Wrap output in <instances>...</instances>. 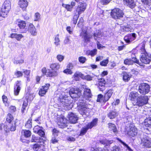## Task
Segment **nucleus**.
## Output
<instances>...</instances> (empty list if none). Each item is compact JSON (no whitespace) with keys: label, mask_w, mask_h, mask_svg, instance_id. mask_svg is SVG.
Returning a JSON list of instances; mask_svg holds the SVG:
<instances>
[{"label":"nucleus","mask_w":151,"mask_h":151,"mask_svg":"<svg viewBox=\"0 0 151 151\" xmlns=\"http://www.w3.org/2000/svg\"><path fill=\"white\" fill-rule=\"evenodd\" d=\"M102 36L101 32H100L99 30L98 32L94 33L93 34V36L94 37V39L95 40H97V38L101 37Z\"/></svg>","instance_id":"obj_37"},{"label":"nucleus","mask_w":151,"mask_h":151,"mask_svg":"<svg viewBox=\"0 0 151 151\" xmlns=\"http://www.w3.org/2000/svg\"><path fill=\"white\" fill-rule=\"evenodd\" d=\"M136 38L135 33H131L126 36L124 37V40L127 43H130L134 40Z\"/></svg>","instance_id":"obj_12"},{"label":"nucleus","mask_w":151,"mask_h":151,"mask_svg":"<svg viewBox=\"0 0 151 151\" xmlns=\"http://www.w3.org/2000/svg\"><path fill=\"white\" fill-rule=\"evenodd\" d=\"M150 86L149 85L145 83H142V94H146L149 91Z\"/></svg>","instance_id":"obj_24"},{"label":"nucleus","mask_w":151,"mask_h":151,"mask_svg":"<svg viewBox=\"0 0 151 151\" xmlns=\"http://www.w3.org/2000/svg\"><path fill=\"white\" fill-rule=\"evenodd\" d=\"M109 128L111 129V130H112L113 132L115 133H116L117 132L116 128V127L115 125L111 123H109Z\"/></svg>","instance_id":"obj_34"},{"label":"nucleus","mask_w":151,"mask_h":151,"mask_svg":"<svg viewBox=\"0 0 151 151\" xmlns=\"http://www.w3.org/2000/svg\"><path fill=\"white\" fill-rule=\"evenodd\" d=\"M41 137H36L34 135H33L31 139V141L32 142H41Z\"/></svg>","instance_id":"obj_33"},{"label":"nucleus","mask_w":151,"mask_h":151,"mask_svg":"<svg viewBox=\"0 0 151 151\" xmlns=\"http://www.w3.org/2000/svg\"><path fill=\"white\" fill-rule=\"evenodd\" d=\"M78 60L80 63H83L85 62L86 58L85 57L81 56L79 58Z\"/></svg>","instance_id":"obj_52"},{"label":"nucleus","mask_w":151,"mask_h":151,"mask_svg":"<svg viewBox=\"0 0 151 151\" xmlns=\"http://www.w3.org/2000/svg\"><path fill=\"white\" fill-rule=\"evenodd\" d=\"M42 128V127H40L38 125L35 126L33 128L34 132L35 133H37Z\"/></svg>","instance_id":"obj_44"},{"label":"nucleus","mask_w":151,"mask_h":151,"mask_svg":"<svg viewBox=\"0 0 151 151\" xmlns=\"http://www.w3.org/2000/svg\"><path fill=\"white\" fill-rule=\"evenodd\" d=\"M39 135L41 136L42 137L45 139V133L44 131L42 130L41 129L37 133Z\"/></svg>","instance_id":"obj_49"},{"label":"nucleus","mask_w":151,"mask_h":151,"mask_svg":"<svg viewBox=\"0 0 151 151\" xmlns=\"http://www.w3.org/2000/svg\"><path fill=\"white\" fill-rule=\"evenodd\" d=\"M21 85L20 82L17 81V84L16 86L14 87V94L16 96L18 95L19 91L20 90V86Z\"/></svg>","instance_id":"obj_26"},{"label":"nucleus","mask_w":151,"mask_h":151,"mask_svg":"<svg viewBox=\"0 0 151 151\" xmlns=\"http://www.w3.org/2000/svg\"><path fill=\"white\" fill-rule=\"evenodd\" d=\"M138 94L137 92H132L129 94V97L131 101L136 102V105L139 106H142V97L141 96H138Z\"/></svg>","instance_id":"obj_3"},{"label":"nucleus","mask_w":151,"mask_h":151,"mask_svg":"<svg viewBox=\"0 0 151 151\" xmlns=\"http://www.w3.org/2000/svg\"><path fill=\"white\" fill-rule=\"evenodd\" d=\"M124 14L123 11L119 8H115L112 10L111 14L112 17L115 19L123 17Z\"/></svg>","instance_id":"obj_5"},{"label":"nucleus","mask_w":151,"mask_h":151,"mask_svg":"<svg viewBox=\"0 0 151 151\" xmlns=\"http://www.w3.org/2000/svg\"><path fill=\"white\" fill-rule=\"evenodd\" d=\"M103 98V96L101 94L99 95L98 96L97 101L101 102L102 101Z\"/></svg>","instance_id":"obj_56"},{"label":"nucleus","mask_w":151,"mask_h":151,"mask_svg":"<svg viewBox=\"0 0 151 151\" xmlns=\"http://www.w3.org/2000/svg\"><path fill=\"white\" fill-rule=\"evenodd\" d=\"M116 116V113L113 111H110L108 114V117L110 119L115 118Z\"/></svg>","instance_id":"obj_32"},{"label":"nucleus","mask_w":151,"mask_h":151,"mask_svg":"<svg viewBox=\"0 0 151 151\" xmlns=\"http://www.w3.org/2000/svg\"><path fill=\"white\" fill-rule=\"evenodd\" d=\"M130 78L131 76H123V79L124 81L127 82L130 80Z\"/></svg>","instance_id":"obj_63"},{"label":"nucleus","mask_w":151,"mask_h":151,"mask_svg":"<svg viewBox=\"0 0 151 151\" xmlns=\"http://www.w3.org/2000/svg\"><path fill=\"white\" fill-rule=\"evenodd\" d=\"M16 24L21 29V33H26L27 31L26 29L24 28L26 26V23L24 21L21 20H19L17 21Z\"/></svg>","instance_id":"obj_10"},{"label":"nucleus","mask_w":151,"mask_h":151,"mask_svg":"<svg viewBox=\"0 0 151 151\" xmlns=\"http://www.w3.org/2000/svg\"><path fill=\"white\" fill-rule=\"evenodd\" d=\"M111 0H101V3L103 4H108Z\"/></svg>","instance_id":"obj_62"},{"label":"nucleus","mask_w":151,"mask_h":151,"mask_svg":"<svg viewBox=\"0 0 151 151\" xmlns=\"http://www.w3.org/2000/svg\"><path fill=\"white\" fill-rule=\"evenodd\" d=\"M58 124L59 126V127L61 128H64L66 126V124L64 122L60 123L58 122Z\"/></svg>","instance_id":"obj_48"},{"label":"nucleus","mask_w":151,"mask_h":151,"mask_svg":"<svg viewBox=\"0 0 151 151\" xmlns=\"http://www.w3.org/2000/svg\"><path fill=\"white\" fill-rule=\"evenodd\" d=\"M134 63L139 64L140 66H141V64L139 63V61L136 58H133L132 59H127L124 61V63L128 65H132Z\"/></svg>","instance_id":"obj_11"},{"label":"nucleus","mask_w":151,"mask_h":151,"mask_svg":"<svg viewBox=\"0 0 151 151\" xmlns=\"http://www.w3.org/2000/svg\"><path fill=\"white\" fill-rule=\"evenodd\" d=\"M78 111L83 116L88 115L90 109L85 104V100L79 99L78 103Z\"/></svg>","instance_id":"obj_1"},{"label":"nucleus","mask_w":151,"mask_h":151,"mask_svg":"<svg viewBox=\"0 0 151 151\" xmlns=\"http://www.w3.org/2000/svg\"><path fill=\"white\" fill-rule=\"evenodd\" d=\"M142 144L147 147H151V142L147 139L144 140H142Z\"/></svg>","instance_id":"obj_29"},{"label":"nucleus","mask_w":151,"mask_h":151,"mask_svg":"<svg viewBox=\"0 0 151 151\" xmlns=\"http://www.w3.org/2000/svg\"><path fill=\"white\" fill-rule=\"evenodd\" d=\"M99 142L101 144L105 146H109L113 143V140H109L106 139H102L99 140Z\"/></svg>","instance_id":"obj_25"},{"label":"nucleus","mask_w":151,"mask_h":151,"mask_svg":"<svg viewBox=\"0 0 151 151\" xmlns=\"http://www.w3.org/2000/svg\"><path fill=\"white\" fill-rule=\"evenodd\" d=\"M30 70H24L22 72L17 71L16 72H15V75L16 76H22L23 75H24L25 76H28L30 75Z\"/></svg>","instance_id":"obj_22"},{"label":"nucleus","mask_w":151,"mask_h":151,"mask_svg":"<svg viewBox=\"0 0 151 151\" xmlns=\"http://www.w3.org/2000/svg\"><path fill=\"white\" fill-rule=\"evenodd\" d=\"M63 72L66 73V74L71 75L72 74V72L68 68H67L63 71Z\"/></svg>","instance_id":"obj_55"},{"label":"nucleus","mask_w":151,"mask_h":151,"mask_svg":"<svg viewBox=\"0 0 151 151\" xmlns=\"http://www.w3.org/2000/svg\"><path fill=\"white\" fill-rule=\"evenodd\" d=\"M87 4L86 3H80L76 9V12L80 14L85 10Z\"/></svg>","instance_id":"obj_9"},{"label":"nucleus","mask_w":151,"mask_h":151,"mask_svg":"<svg viewBox=\"0 0 151 151\" xmlns=\"http://www.w3.org/2000/svg\"><path fill=\"white\" fill-rule=\"evenodd\" d=\"M22 133H24V136L26 137H28L30 136L31 134V132L28 130H23L22 131Z\"/></svg>","instance_id":"obj_35"},{"label":"nucleus","mask_w":151,"mask_h":151,"mask_svg":"<svg viewBox=\"0 0 151 151\" xmlns=\"http://www.w3.org/2000/svg\"><path fill=\"white\" fill-rule=\"evenodd\" d=\"M24 60L23 59H22L19 60H15L14 61V63L15 64H22L24 63Z\"/></svg>","instance_id":"obj_46"},{"label":"nucleus","mask_w":151,"mask_h":151,"mask_svg":"<svg viewBox=\"0 0 151 151\" xmlns=\"http://www.w3.org/2000/svg\"><path fill=\"white\" fill-rule=\"evenodd\" d=\"M10 37L12 38H15L18 41H20L24 37V36L21 34L12 33L10 35Z\"/></svg>","instance_id":"obj_27"},{"label":"nucleus","mask_w":151,"mask_h":151,"mask_svg":"<svg viewBox=\"0 0 151 151\" xmlns=\"http://www.w3.org/2000/svg\"><path fill=\"white\" fill-rule=\"evenodd\" d=\"M69 121L72 123L75 124L77 122L78 118L76 114L73 113H70L68 115Z\"/></svg>","instance_id":"obj_13"},{"label":"nucleus","mask_w":151,"mask_h":151,"mask_svg":"<svg viewBox=\"0 0 151 151\" xmlns=\"http://www.w3.org/2000/svg\"><path fill=\"white\" fill-rule=\"evenodd\" d=\"M145 45H142V63L148 64L151 60V55L148 54L145 49Z\"/></svg>","instance_id":"obj_4"},{"label":"nucleus","mask_w":151,"mask_h":151,"mask_svg":"<svg viewBox=\"0 0 151 151\" xmlns=\"http://www.w3.org/2000/svg\"><path fill=\"white\" fill-rule=\"evenodd\" d=\"M117 140L120 142L124 146L127 147L129 151H133L128 146V145L124 142H123L121 139H119V138H117Z\"/></svg>","instance_id":"obj_40"},{"label":"nucleus","mask_w":151,"mask_h":151,"mask_svg":"<svg viewBox=\"0 0 151 151\" xmlns=\"http://www.w3.org/2000/svg\"><path fill=\"white\" fill-rule=\"evenodd\" d=\"M83 79H85L87 81H91L92 79V77L91 76H80Z\"/></svg>","instance_id":"obj_53"},{"label":"nucleus","mask_w":151,"mask_h":151,"mask_svg":"<svg viewBox=\"0 0 151 151\" xmlns=\"http://www.w3.org/2000/svg\"><path fill=\"white\" fill-rule=\"evenodd\" d=\"M31 119H29L28 120L25 124V126L26 128H30L32 127V123Z\"/></svg>","instance_id":"obj_41"},{"label":"nucleus","mask_w":151,"mask_h":151,"mask_svg":"<svg viewBox=\"0 0 151 151\" xmlns=\"http://www.w3.org/2000/svg\"><path fill=\"white\" fill-rule=\"evenodd\" d=\"M64 43L65 45L70 44V40L68 37H66L64 41Z\"/></svg>","instance_id":"obj_59"},{"label":"nucleus","mask_w":151,"mask_h":151,"mask_svg":"<svg viewBox=\"0 0 151 151\" xmlns=\"http://www.w3.org/2000/svg\"><path fill=\"white\" fill-rule=\"evenodd\" d=\"M67 31L70 34H71L73 32V29L70 27H67L66 28Z\"/></svg>","instance_id":"obj_64"},{"label":"nucleus","mask_w":151,"mask_h":151,"mask_svg":"<svg viewBox=\"0 0 151 151\" xmlns=\"http://www.w3.org/2000/svg\"><path fill=\"white\" fill-rule=\"evenodd\" d=\"M142 124L144 125V129L146 130V132L151 131V117L145 119Z\"/></svg>","instance_id":"obj_8"},{"label":"nucleus","mask_w":151,"mask_h":151,"mask_svg":"<svg viewBox=\"0 0 151 151\" xmlns=\"http://www.w3.org/2000/svg\"><path fill=\"white\" fill-rule=\"evenodd\" d=\"M81 35L82 37L83 38L85 42H87L90 41L89 36L87 33L86 31L83 30Z\"/></svg>","instance_id":"obj_23"},{"label":"nucleus","mask_w":151,"mask_h":151,"mask_svg":"<svg viewBox=\"0 0 151 151\" xmlns=\"http://www.w3.org/2000/svg\"><path fill=\"white\" fill-rule=\"evenodd\" d=\"M50 67L52 70H58L60 68V65L58 63L52 64L50 65Z\"/></svg>","instance_id":"obj_31"},{"label":"nucleus","mask_w":151,"mask_h":151,"mask_svg":"<svg viewBox=\"0 0 151 151\" xmlns=\"http://www.w3.org/2000/svg\"><path fill=\"white\" fill-rule=\"evenodd\" d=\"M148 98L147 96H145L142 97V106L147 103Z\"/></svg>","instance_id":"obj_42"},{"label":"nucleus","mask_w":151,"mask_h":151,"mask_svg":"<svg viewBox=\"0 0 151 151\" xmlns=\"http://www.w3.org/2000/svg\"><path fill=\"white\" fill-rule=\"evenodd\" d=\"M28 101L27 99H26L24 101L22 105V107L21 109V111L22 113H24L26 110V108L28 105Z\"/></svg>","instance_id":"obj_30"},{"label":"nucleus","mask_w":151,"mask_h":151,"mask_svg":"<svg viewBox=\"0 0 151 151\" xmlns=\"http://www.w3.org/2000/svg\"><path fill=\"white\" fill-rule=\"evenodd\" d=\"M113 93V91L112 90L110 89L108 90L105 94L104 98L103 101L104 102H106L108 101L109 99L111 97Z\"/></svg>","instance_id":"obj_18"},{"label":"nucleus","mask_w":151,"mask_h":151,"mask_svg":"<svg viewBox=\"0 0 151 151\" xmlns=\"http://www.w3.org/2000/svg\"><path fill=\"white\" fill-rule=\"evenodd\" d=\"M28 30L32 36H35L37 35L36 29L32 24L30 23L29 24Z\"/></svg>","instance_id":"obj_15"},{"label":"nucleus","mask_w":151,"mask_h":151,"mask_svg":"<svg viewBox=\"0 0 151 151\" xmlns=\"http://www.w3.org/2000/svg\"><path fill=\"white\" fill-rule=\"evenodd\" d=\"M79 15L77 13L75 12V14L74 16L73 19V23L74 24H76Z\"/></svg>","instance_id":"obj_36"},{"label":"nucleus","mask_w":151,"mask_h":151,"mask_svg":"<svg viewBox=\"0 0 151 151\" xmlns=\"http://www.w3.org/2000/svg\"><path fill=\"white\" fill-rule=\"evenodd\" d=\"M60 40L59 38V35H57L56 36L55 38L54 44L56 46H57L60 45Z\"/></svg>","instance_id":"obj_38"},{"label":"nucleus","mask_w":151,"mask_h":151,"mask_svg":"<svg viewBox=\"0 0 151 151\" xmlns=\"http://www.w3.org/2000/svg\"><path fill=\"white\" fill-rule=\"evenodd\" d=\"M69 93L70 96L73 98L80 97L81 95V91L79 88H72L70 89Z\"/></svg>","instance_id":"obj_6"},{"label":"nucleus","mask_w":151,"mask_h":151,"mask_svg":"<svg viewBox=\"0 0 151 151\" xmlns=\"http://www.w3.org/2000/svg\"><path fill=\"white\" fill-rule=\"evenodd\" d=\"M18 4L20 7L23 10H25L28 5L27 0H19Z\"/></svg>","instance_id":"obj_16"},{"label":"nucleus","mask_w":151,"mask_h":151,"mask_svg":"<svg viewBox=\"0 0 151 151\" xmlns=\"http://www.w3.org/2000/svg\"><path fill=\"white\" fill-rule=\"evenodd\" d=\"M124 4L131 8H134L135 5V2L134 0H124Z\"/></svg>","instance_id":"obj_21"},{"label":"nucleus","mask_w":151,"mask_h":151,"mask_svg":"<svg viewBox=\"0 0 151 151\" xmlns=\"http://www.w3.org/2000/svg\"><path fill=\"white\" fill-rule=\"evenodd\" d=\"M50 86V84H46L45 86H42L39 92V95L41 96H43L47 92Z\"/></svg>","instance_id":"obj_14"},{"label":"nucleus","mask_w":151,"mask_h":151,"mask_svg":"<svg viewBox=\"0 0 151 151\" xmlns=\"http://www.w3.org/2000/svg\"><path fill=\"white\" fill-rule=\"evenodd\" d=\"M65 7L67 9L68 11H71L73 8L72 7L69 5H65Z\"/></svg>","instance_id":"obj_61"},{"label":"nucleus","mask_w":151,"mask_h":151,"mask_svg":"<svg viewBox=\"0 0 151 151\" xmlns=\"http://www.w3.org/2000/svg\"><path fill=\"white\" fill-rule=\"evenodd\" d=\"M131 28L129 26H126L123 28V31L129 32V31H131Z\"/></svg>","instance_id":"obj_51"},{"label":"nucleus","mask_w":151,"mask_h":151,"mask_svg":"<svg viewBox=\"0 0 151 151\" xmlns=\"http://www.w3.org/2000/svg\"><path fill=\"white\" fill-rule=\"evenodd\" d=\"M111 151H121L119 147L116 146H114L111 149Z\"/></svg>","instance_id":"obj_60"},{"label":"nucleus","mask_w":151,"mask_h":151,"mask_svg":"<svg viewBox=\"0 0 151 151\" xmlns=\"http://www.w3.org/2000/svg\"><path fill=\"white\" fill-rule=\"evenodd\" d=\"M109 62L108 59L105 60L100 63V65L102 66H106Z\"/></svg>","instance_id":"obj_54"},{"label":"nucleus","mask_w":151,"mask_h":151,"mask_svg":"<svg viewBox=\"0 0 151 151\" xmlns=\"http://www.w3.org/2000/svg\"><path fill=\"white\" fill-rule=\"evenodd\" d=\"M71 104V101L67 98L64 97L60 99V105L61 106L66 107L65 109H69L71 108V107H68Z\"/></svg>","instance_id":"obj_7"},{"label":"nucleus","mask_w":151,"mask_h":151,"mask_svg":"<svg viewBox=\"0 0 151 151\" xmlns=\"http://www.w3.org/2000/svg\"><path fill=\"white\" fill-rule=\"evenodd\" d=\"M93 151H108L107 149L102 148L101 147H98L95 149H94Z\"/></svg>","instance_id":"obj_57"},{"label":"nucleus","mask_w":151,"mask_h":151,"mask_svg":"<svg viewBox=\"0 0 151 151\" xmlns=\"http://www.w3.org/2000/svg\"><path fill=\"white\" fill-rule=\"evenodd\" d=\"M137 129L135 127H131L130 129L128 132V134L131 137H134L136 135L137 133Z\"/></svg>","instance_id":"obj_19"},{"label":"nucleus","mask_w":151,"mask_h":151,"mask_svg":"<svg viewBox=\"0 0 151 151\" xmlns=\"http://www.w3.org/2000/svg\"><path fill=\"white\" fill-rule=\"evenodd\" d=\"M2 99L3 103L5 104L6 106H9V103L8 101V99L7 97L4 95L2 96Z\"/></svg>","instance_id":"obj_39"},{"label":"nucleus","mask_w":151,"mask_h":151,"mask_svg":"<svg viewBox=\"0 0 151 151\" xmlns=\"http://www.w3.org/2000/svg\"><path fill=\"white\" fill-rule=\"evenodd\" d=\"M98 120L97 119L95 118L93 120L91 123H88L85 127L83 128L81 130L80 135L83 136L84 135L88 129H91L93 127L96 126L97 124Z\"/></svg>","instance_id":"obj_2"},{"label":"nucleus","mask_w":151,"mask_h":151,"mask_svg":"<svg viewBox=\"0 0 151 151\" xmlns=\"http://www.w3.org/2000/svg\"><path fill=\"white\" fill-rule=\"evenodd\" d=\"M13 119V117L11 114H8L6 118V120L9 123Z\"/></svg>","instance_id":"obj_47"},{"label":"nucleus","mask_w":151,"mask_h":151,"mask_svg":"<svg viewBox=\"0 0 151 151\" xmlns=\"http://www.w3.org/2000/svg\"><path fill=\"white\" fill-rule=\"evenodd\" d=\"M97 51V49H94L93 50L89 51L88 54L92 56H93L96 54Z\"/></svg>","instance_id":"obj_45"},{"label":"nucleus","mask_w":151,"mask_h":151,"mask_svg":"<svg viewBox=\"0 0 151 151\" xmlns=\"http://www.w3.org/2000/svg\"><path fill=\"white\" fill-rule=\"evenodd\" d=\"M57 58L59 61L61 62L64 60V57L62 55H58L57 56Z\"/></svg>","instance_id":"obj_50"},{"label":"nucleus","mask_w":151,"mask_h":151,"mask_svg":"<svg viewBox=\"0 0 151 151\" xmlns=\"http://www.w3.org/2000/svg\"><path fill=\"white\" fill-rule=\"evenodd\" d=\"M66 139L68 140L71 142H74L76 140L75 138L71 136H68L67 137Z\"/></svg>","instance_id":"obj_58"},{"label":"nucleus","mask_w":151,"mask_h":151,"mask_svg":"<svg viewBox=\"0 0 151 151\" xmlns=\"http://www.w3.org/2000/svg\"><path fill=\"white\" fill-rule=\"evenodd\" d=\"M91 96L92 94L90 89L88 88H85L84 91L83 97L86 99L88 100Z\"/></svg>","instance_id":"obj_17"},{"label":"nucleus","mask_w":151,"mask_h":151,"mask_svg":"<svg viewBox=\"0 0 151 151\" xmlns=\"http://www.w3.org/2000/svg\"><path fill=\"white\" fill-rule=\"evenodd\" d=\"M34 20L35 21H38L40 19V15L38 12L35 13L34 15Z\"/></svg>","instance_id":"obj_43"},{"label":"nucleus","mask_w":151,"mask_h":151,"mask_svg":"<svg viewBox=\"0 0 151 151\" xmlns=\"http://www.w3.org/2000/svg\"><path fill=\"white\" fill-rule=\"evenodd\" d=\"M42 72L43 74L46 76H50L52 74L51 76H53L52 72L50 69L47 70L46 68H43L42 69Z\"/></svg>","instance_id":"obj_28"},{"label":"nucleus","mask_w":151,"mask_h":151,"mask_svg":"<svg viewBox=\"0 0 151 151\" xmlns=\"http://www.w3.org/2000/svg\"><path fill=\"white\" fill-rule=\"evenodd\" d=\"M105 81L104 79L103 78L101 79L99 81L98 88L100 91H103L106 88L105 86Z\"/></svg>","instance_id":"obj_20"}]
</instances>
